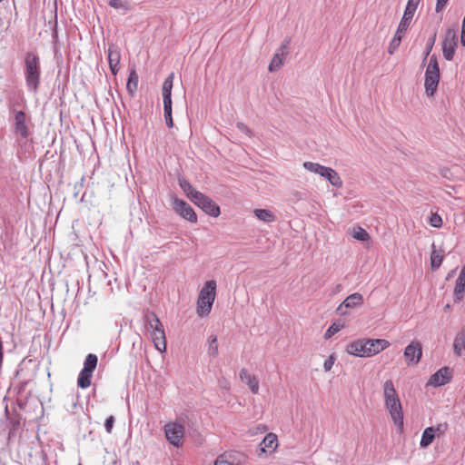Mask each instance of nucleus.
I'll list each match as a JSON object with an SVG mask.
<instances>
[{"mask_svg":"<svg viewBox=\"0 0 465 465\" xmlns=\"http://www.w3.org/2000/svg\"><path fill=\"white\" fill-rule=\"evenodd\" d=\"M390 346L385 339H360L349 343L346 352L356 357H371L380 353Z\"/></svg>","mask_w":465,"mask_h":465,"instance_id":"nucleus-1","label":"nucleus"},{"mask_svg":"<svg viewBox=\"0 0 465 465\" xmlns=\"http://www.w3.org/2000/svg\"><path fill=\"white\" fill-rule=\"evenodd\" d=\"M383 399L385 407L393 422L401 429L403 427L402 407L394 384L391 380L386 381L383 384Z\"/></svg>","mask_w":465,"mask_h":465,"instance_id":"nucleus-2","label":"nucleus"},{"mask_svg":"<svg viewBox=\"0 0 465 465\" xmlns=\"http://www.w3.org/2000/svg\"><path fill=\"white\" fill-rule=\"evenodd\" d=\"M41 77L40 57L35 52H27L25 57V80L29 91L35 93Z\"/></svg>","mask_w":465,"mask_h":465,"instance_id":"nucleus-3","label":"nucleus"},{"mask_svg":"<svg viewBox=\"0 0 465 465\" xmlns=\"http://www.w3.org/2000/svg\"><path fill=\"white\" fill-rule=\"evenodd\" d=\"M216 287L214 280H208L200 290L196 305V312L200 317H205L211 312L216 298Z\"/></svg>","mask_w":465,"mask_h":465,"instance_id":"nucleus-4","label":"nucleus"},{"mask_svg":"<svg viewBox=\"0 0 465 465\" xmlns=\"http://www.w3.org/2000/svg\"><path fill=\"white\" fill-rule=\"evenodd\" d=\"M440 78V73L437 56L432 54L429 60L424 79L425 93L429 97H432L436 93Z\"/></svg>","mask_w":465,"mask_h":465,"instance_id":"nucleus-5","label":"nucleus"},{"mask_svg":"<svg viewBox=\"0 0 465 465\" xmlns=\"http://www.w3.org/2000/svg\"><path fill=\"white\" fill-rule=\"evenodd\" d=\"M163 430L165 438L171 445L176 448H180L183 445L185 427L181 421L175 420L167 422L163 427Z\"/></svg>","mask_w":465,"mask_h":465,"instance_id":"nucleus-6","label":"nucleus"},{"mask_svg":"<svg viewBox=\"0 0 465 465\" xmlns=\"http://www.w3.org/2000/svg\"><path fill=\"white\" fill-rule=\"evenodd\" d=\"M98 362V358L95 354L89 353L84 362V368L79 373L77 379V385L82 389H86L91 385L94 371L95 370Z\"/></svg>","mask_w":465,"mask_h":465,"instance_id":"nucleus-7","label":"nucleus"},{"mask_svg":"<svg viewBox=\"0 0 465 465\" xmlns=\"http://www.w3.org/2000/svg\"><path fill=\"white\" fill-rule=\"evenodd\" d=\"M459 45L458 27L447 29L442 41V55L445 60L451 61Z\"/></svg>","mask_w":465,"mask_h":465,"instance_id":"nucleus-8","label":"nucleus"},{"mask_svg":"<svg viewBox=\"0 0 465 465\" xmlns=\"http://www.w3.org/2000/svg\"><path fill=\"white\" fill-rule=\"evenodd\" d=\"M192 202L210 216L218 217L221 213L220 207L202 193H195Z\"/></svg>","mask_w":465,"mask_h":465,"instance_id":"nucleus-9","label":"nucleus"},{"mask_svg":"<svg viewBox=\"0 0 465 465\" xmlns=\"http://www.w3.org/2000/svg\"><path fill=\"white\" fill-rule=\"evenodd\" d=\"M363 304V296L359 292L349 295L336 309V312L341 316L350 313L349 310L356 309Z\"/></svg>","mask_w":465,"mask_h":465,"instance_id":"nucleus-10","label":"nucleus"},{"mask_svg":"<svg viewBox=\"0 0 465 465\" xmlns=\"http://www.w3.org/2000/svg\"><path fill=\"white\" fill-rule=\"evenodd\" d=\"M173 207L176 213H178L183 219L191 222L197 223V215L193 209L183 200L174 198L173 202Z\"/></svg>","mask_w":465,"mask_h":465,"instance_id":"nucleus-11","label":"nucleus"},{"mask_svg":"<svg viewBox=\"0 0 465 465\" xmlns=\"http://www.w3.org/2000/svg\"><path fill=\"white\" fill-rule=\"evenodd\" d=\"M404 358L408 364H418L422 356V346L419 341H412L404 349Z\"/></svg>","mask_w":465,"mask_h":465,"instance_id":"nucleus-12","label":"nucleus"},{"mask_svg":"<svg viewBox=\"0 0 465 465\" xmlns=\"http://www.w3.org/2000/svg\"><path fill=\"white\" fill-rule=\"evenodd\" d=\"M451 377V370L449 367H443L430 376L427 382V386H443L450 381Z\"/></svg>","mask_w":465,"mask_h":465,"instance_id":"nucleus-13","label":"nucleus"},{"mask_svg":"<svg viewBox=\"0 0 465 465\" xmlns=\"http://www.w3.org/2000/svg\"><path fill=\"white\" fill-rule=\"evenodd\" d=\"M246 461V456L241 452H229L220 455L214 462V465H243Z\"/></svg>","mask_w":465,"mask_h":465,"instance_id":"nucleus-14","label":"nucleus"},{"mask_svg":"<svg viewBox=\"0 0 465 465\" xmlns=\"http://www.w3.org/2000/svg\"><path fill=\"white\" fill-rule=\"evenodd\" d=\"M288 45H289V42L286 41L285 43L282 44L280 48L277 50V52L273 55L272 59L269 64L270 72L278 71L281 68V66L283 64L284 59L288 54V52H287Z\"/></svg>","mask_w":465,"mask_h":465,"instance_id":"nucleus-15","label":"nucleus"},{"mask_svg":"<svg viewBox=\"0 0 465 465\" xmlns=\"http://www.w3.org/2000/svg\"><path fill=\"white\" fill-rule=\"evenodd\" d=\"M25 114L23 111L15 112L14 122H15V132L22 138H26L29 134L28 127L25 124Z\"/></svg>","mask_w":465,"mask_h":465,"instance_id":"nucleus-16","label":"nucleus"},{"mask_svg":"<svg viewBox=\"0 0 465 465\" xmlns=\"http://www.w3.org/2000/svg\"><path fill=\"white\" fill-rule=\"evenodd\" d=\"M107 54L111 72L114 75H115L119 71V64L121 58L120 51L114 45H109Z\"/></svg>","mask_w":465,"mask_h":465,"instance_id":"nucleus-17","label":"nucleus"},{"mask_svg":"<svg viewBox=\"0 0 465 465\" xmlns=\"http://www.w3.org/2000/svg\"><path fill=\"white\" fill-rule=\"evenodd\" d=\"M240 379L242 381L246 383L250 391L253 394H257L259 391V380L256 376L252 375L247 369L242 368L240 371Z\"/></svg>","mask_w":465,"mask_h":465,"instance_id":"nucleus-18","label":"nucleus"},{"mask_svg":"<svg viewBox=\"0 0 465 465\" xmlns=\"http://www.w3.org/2000/svg\"><path fill=\"white\" fill-rule=\"evenodd\" d=\"M278 447V438L274 433H268L260 443V450L262 453H272Z\"/></svg>","mask_w":465,"mask_h":465,"instance_id":"nucleus-19","label":"nucleus"},{"mask_svg":"<svg viewBox=\"0 0 465 465\" xmlns=\"http://www.w3.org/2000/svg\"><path fill=\"white\" fill-rule=\"evenodd\" d=\"M151 338L153 342V345L157 351L160 352H165L166 351V337H165V331L163 327L161 329L156 330V331H153L151 333Z\"/></svg>","mask_w":465,"mask_h":465,"instance_id":"nucleus-20","label":"nucleus"},{"mask_svg":"<svg viewBox=\"0 0 465 465\" xmlns=\"http://www.w3.org/2000/svg\"><path fill=\"white\" fill-rule=\"evenodd\" d=\"M145 327L150 333L153 331H156V330L161 329L163 326L160 319L154 312H148L144 315Z\"/></svg>","mask_w":465,"mask_h":465,"instance_id":"nucleus-21","label":"nucleus"},{"mask_svg":"<svg viewBox=\"0 0 465 465\" xmlns=\"http://www.w3.org/2000/svg\"><path fill=\"white\" fill-rule=\"evenodd\" d=\"M322 178L328 180L330 183L336 188L342 187L343 183L341 176L334 169L331 167H327L326 171L322 174Z\"/></svg>","mask_w":465,"mask_h":465,"instance_id":"nucleus-22","label":"nucleus"},{"mask_svg":"<svg viewBox=\"0 0 465 465\" xmlns=\"http://www.w3.org/2000/svg\"><path fill=\"white\" fill-rule=\"evenodd\" d=\"M440 430V427L435 429L434 427H428L426 428L421 436V440L420 442V446L421 448H427L429 445L432 443L435 438V431Z\"/></svg>","mask_w":465,"mask_h":465,"instance_id":"nucleus-23","label":"nucleus"},{"mask_svg":"<svg viewBox=\"0 0 465 465\" xmlns=\"http://www.w3.org/2000/svg\"><path fill=\"white\" fill-rule=\"evenodd\" d=\"M444 251L437 250L435 244H432V251L430 254V266L432 270H437L442 263Z\"/></svg>","mask_w":465,"mask_h":465,"instance_id":"nucleus-24","label":"nucleus"},{"mask_svg":"<svg viewBox=\"0 0 465 465\" xmlns=\"http://www.w3.org/2000/svg\"><path fill=\"white\" fill-rule=\"evenodd\" d=\"M253 214L258 220L267 223L276 220L275 214L268 209H254Z\"/></svg>","mask_w":465,"mask_h":465,"instance_id":"nucleus-25","label":"nucleus"},{"mask_svg":"<svg viewBox=\"0 0 465 465\" xmlns=\"http://www.w3.org/2000/svg\"><path fill=\"white\" fill-rule=\"evenodd\" d=\"M302 165L308 172L319 174L321 177H322V174L327 169V166H323L318 163L313 162H304Z\"/></svg>","mask_w":465,"mask_h":465,"instance_id":"nucleus-26","label":"nucleus"},{"mask_svg":"<svg viewBox=\"0 0 465 465\" xmlns=\"http://www.w3.org/2000/svg\"><path fill=\"white\" fill-rule=\"evenodd\" d=\"M174 74L171 73L164 80L162 87L163 98L172 97V89L173 85Z\"/></svg>","mask_w":465,"mask_h":465,"instance_id":"nucleus-27","label":"nucleus"},{"mask_svg":"<svg viewBox=\"0 0 465 465\" xmlns=\"http://www.w3.org/2000/svg\"><path fill=\"white\" fill-rule=\"evenodd\" d=\"M179 185L181 189L184 192L186 196L193 201L194 199V193H199L196 191L193 185L185 179H179Z\"/></svg>","mask_w":465,"mask_h":465,"instance_id":"nucleus-28","label":"nucleus"},{"mask_svg":"<svg viewBox=\"0 0 465 465\" xmlns=\"http://www.w3.org/2000/svg\"><path fill=\"white\" fill-rule=\"evenodd\" d=\"M464 292H465V279L459 276L456 281V285H455V289H454L455 301H460L463 298Z\"/></svg>","mask_w":465,"mask_h":465,"instance_id":"nucleus-29","label":"nucleus"},{"mask_svg":"<svg viewBox=\"0 0 465 465\" xmlns=\"http://www.w3.org/2000/svg\"><path fill=\"white\" fill-rule=\"evenodd\" d=\"M453 348L457 355L465 354V334L462 333L455 338Z\"/></svg>","mask_w":465,"mask_h":465,"instance_id":"nucleus-30","label":"nucleus"},{"mask_svg":"<svg viewBox=\"0 0 465 465\" xmlns=\"http://www.w3.org/2000/svg\"><path fill=\"white\" fill-rule=\"evenodd\" d=\"M138 86V75L135 73V71H132L129 74L126 89L129 92V94H134Z\"/></svg>","mask_w":465,"mask_h":465,"instance_id":"nucleus-31","label":"nucleus"},{"mask_svg":"<svg viewBox=\"0 0 465 465\" xmlns=\"http://www.w3.org/2000/svg\"><path fill=\"white\" fill-rule=\"evenodd\" d=\"M344 325L341 322H334L332 323L325 331L324 333V338L327 340V339H330L331 337H332L334 334H336L337 332H339L340 331H341L343 329Z\"/></svg>","mask_w":465,"mask_h":465,"instance_id":"nucleus-32","label":"nucleus"},{"mask_svg":"<svg viewBox=\"0 0 465 465\" xmlns=\"http://www.w3.org/2000/svg\"><path fill=\"white\" fill-rule=\"evenodd\" d=\"M352 236L356 240H359V241H361V242H365V241H368L370 239V235L367 232V231L364 230L361 227H358V228L354 229Z\"/></svg>","mask_w":465,"mask_h":465,"instance_id":"nucleus-33","label":"nucleus"},{"mask_svg":"<svg viewBox=\"0 0 465 465\" xmlns=\"http://www.w3.org/2000/svg\"><path fill=\"white\" fill-rule=\"evenodd\" d=\"M435 40H436V33H434L427 41L426 48H425V52H424V57L422 60V64H424L425 62L427 61V58L430 55V54L433 48V45L435 44Z\"/></svg>","mask_w":465,"mask_h":465,"instance_id":"nucleus-34","label":"nucleus"},{"mask_svg":"<svg viewBox=\"0 0 465 465\" xmlns=\"http://www.w3.org/2000/svg\"><path fill=\"white\" fill-rule=\"evenodd\" d=\"M208 352L213 357H215L218 355V343H217L216 336H211L209 338Z\"/></svg>","mask_w":465,"mask_h":465,"instance_id":"nucleus-35","label":"nucleus"},{"mask_svg":"<svg viewBox=\"0 0 465 465\" xmlns=\"http://www.w3.org/2000/svg\"><path fill=\"white\" fill-rule=\"evenodd\" d=\"M401 39H402V37H401L397 35H394V37L392 38V40L389 45V48H388V52L391 54H392L398 49V47L401 45Z\"/></svg>","mask_w":465,"mask_h":465,"instance_id":"nucleus-36","label":"nucleus"},{"mask_svg":"<svg viewBox=\"0 0 465 465\" xmlns=\"http://www.w3.org/2000/svg\"><path fill=\"white\" fill-rule=\"evenodd\" d=\"M108 4L111 7H113L114 9H124V10L129 9L128 4L122 0H110Z\"/></svg>","mask_w":465,"mask_h":465,"instance_id":"nucleus-37","label":"nucleus"},{"mask_svg":"<svg viewBox=\"0 0 465 465\" xmlns=\"http://www.w3.org/2000/svg\"><path fill=\"white\" fill-rule=\"evenodd\" d=\"M410 25L411 24H409V23H407L405 21L401 20L395 35H399L401 37H403L405 35V34H406Z\"/></svg>","mask_w":465,"mask_h":465,"instance_id":"nucleus-38","label":"nucleus"},{"mask_svg":"<svg viewBox=\"0 0 465 465\" xmlns=\"http://www.w3.org/2000/svg\"><path fill=\"white\" fill-rule=\"evenodd\" d=\"M430 224L434 228H440L442 226V219L437 213H432L430 217Z\"/></svg>","mask_w":465,"mask_h":465,"instance_id":"nucleus-39","label":"nucleus"},{"mask_svg":"<svg viewBox=\"0 0 465 465\" xmlns=\"http://www.w3.org/2000/svg\"><path fill=\"white\" fill-rule=\"evenodd\" d=\"M336 357L334 354H331L329 356L327 360H325L323 363V369L325 371H330L331 368L333 367V364L335 362Z\"/></svg>","mask_w":465,"mask_h":465,"instance_id":"nucleus-40","label":"nucleus"},{"mask_svg":"<svg viewBox=\"0 0 465 465\" xmlns=\"http://www.w3.org/2000/svg\"><path fill=\"white\" fill-rule=\"evenodd\" d=\"M238 130L243 134H245L248 137H252V133L251 129L243 123H237L236 124Z\"/></svg>","mask_w":465,"mask_h":465,"instance_id":"nucleus-41","label":"nucleus"},{"mask_svg":"<svg viewBox=\"0 0 465 465\" xmlns=\"http://www.w3.org/2000/svg\"><path fill=\"white\" fill-rule=\"evenodd\" d=\"M114 423V417L109 416L104 422V428L107 433H111Z\"/></svg>","mask_w":465,"mask_h":465,"instance_id":"nucleus-42","label":"nucleus"},{"mask_svg":"<svg viewBox=\"0 0 465 465\" xmlns=\"http://www.w3.org/2000/svg\"><path fill=\"white\" fill-rule=\"evenodd\" d=\"M448 3H449V0H437L435 11L437 13L441 12L446 7Z\"/></svg>","mask_w":465,"mask_h":465,"instance_id":"nucleus-43","label":"nucleus"},{"mask_svg":"<svg viewBox=\"0 0 465 465\" xmlns=\"http://www.w3.org/2000/svg\"><path fill=\"white\" fill-rule=\"evenodd\" d=\"M163 114H164V119H165L166 125L169 128H173V116H172V111H168L167 113L163 112Z\"/></svg>","mask_w":465,"mask_h":465,"instance_id":"nucleus-44","label":"nucleus"},{"mask_svg":"<svg viewBox=\"0 0 465 465\" xmlns=\"http://www.w3.org/2000/svg\"><path fill=\"white\" fill-rule=\"evenodd\" d=\"M163 112L172 111V97H164L163 98Z\"/></svg>","mask_w":465,"mask_h":465,"instance_id":"nucleus-45","label":"nucleus"},{"mask_svg":"<svg viewBox=\"0 0 465 465\" xmlns=\"http://www.w3.org/2000/svg\"><path fill=\"white\" fill-rule=\"evenodd\" d=\"M219 387L226 391L230 390V383L225 378H221L218 381Z\"/></svg>","mask_w":465,"mask_h":465,"instance_id":"nucleus-46","label":"nucleus"},{"mask_svg":"<svg viewBox=\"0 0 465 465\" xmlns=\"http://www.w3.org/2000/svg\"><path fill=\"white\" fill-rule=\"evenodd\" d=\"M413 16H414V14L404 10V14H403L401 20L411 24Z\"/></svg>","mask_w":465,"mask_h":465,"instance_id":"nucleus-47","label":"nucleus"},{"mask_svg":"<svg viewBox=\"0 0 465 465\" xmlns=\"http://www.w3.org/2000/svg\"><path fill=\"white\" fill-rule=\"evenodd\" d=\"M416 10H417V7H416V6H414V5H409V4L407 3V5H406V7H405V11L410 12V13H412V14H415Z\"/></svg>","mask_w":465,"mask_h":465,"instance_id":"nucleus-48","label":"nucleus"},{"mask_svg":"<svg viewBox=\"0 0 465 465\" xmlns=\"http://www.w3.org/2000/svg\"><path fill=\"white\" fill-rule=\"evenodd\" d=\"M420 0H408V4L411 5H414L418 8Z\"/></svg>","mask_w":465,"mask_h":465,"instance_id":"nucleus-49","label":"nucleus"},{"mask_svg":"<svg viewBox=\"0 0 465 465\" xmlns=\"http://www.w3.org/2000/svg\"><path fill=\"white\" fill-rule=\"evenodd\" d=\"M341 284H337L336 287H335V290H334V292H339L341 290Z\"/></svg>","mask_w":465,"mask_h":465,"instance_id":"nucleus-50","label":"nucleus"},{"mask_svg":"<svg viewBox=\"0 0 465 465\" xmlns=\"http://www.w3.org/2000/svg\"><path fill=\"white\" fill-rule=\"evenodd\" d=\"M450 308V304H447L444 308L445 311H448Z\"/></svg>","mask_w":465,"mask_h":465,"instance_id":"nucleus-51","label":"nucleus"}]
</instances>
